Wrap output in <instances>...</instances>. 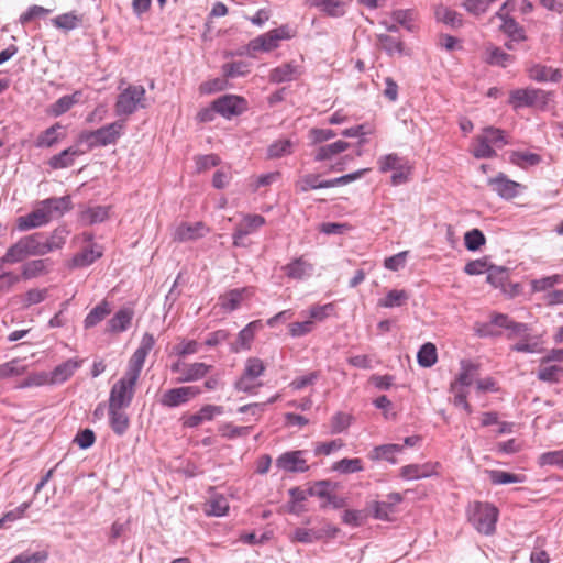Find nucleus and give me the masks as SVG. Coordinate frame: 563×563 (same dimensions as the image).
<instances>
[{"instance_id":"f257e3e1","label":"nucleus","mask_w":563,"mask_h":563,"mask_svg":"<svg viewBox=\"0 0 563 563\" xmlns=\"http://www.w3.org/2000/svg\"><path fill=\"white\" fill-rule=\"evenodd\" d=\"M467 514L470 522L479 533L488 536L495 531L498 510L492 504L475 501L468 506Z\"/></svg>"},{"instance_id":"f03ea898","label":"nucleus","mask_w":563,"mask_h":563,"mask_svg":"<svg viewBox=\"0 0 563 563\" xmlns=\"http://www.w3.org/2000/svg\"><path fill=\"white\" fill-rule=\"evenodd\" d=\"M124 131V122L115 121L95 131H86L79 134L78 141L86 143L89 148L115 144Z\"/></svg>"},{"instance_id":"7ed1b4c3","label":"nucleus","mask_w":563,"mask_h":563,"mask_svg":"<svg viewBox=\"0 0 563 563\" xmlns=\"http://www.w3.org/2000/svg\"><path fill=\"white\" fill-rule=\"evenodd\" d=\"M146 91L141 85H129L123 89L115 101L114 109L118 115H131L139 109L146 108Z\"/></svg>"},{"instance_id":"20e7f679","label":"nucleus","mask_w":563,"mask_h":563,"mask_svg":"<svg viewBox=\"0 0 563 563\" xmlns=\"http://www.w3.org/2000/svg\"><path fill=\"white\" fill-rule=\"evenodd\" d=\"M42 238H44L43 233L22 236L7 250V260L16 264L30 256H44L41 247Z\"/></svg>"},{"instance_id":"39448f33","label":"nucleus","mask_w":563,"mask_h":563,"mask_svg":"<svg viewBox=\"0 0 563 563\" xmlns=\"http://www.w3.org/2000/svg\"><path fill=\"white\" fill-rule=\"evenodd\" d=\"M139 378L125 374L112 386L109 395V405L128 408L134 397Z\"/></svg>"},{"instance_id":"423d86ee","label":"nucleus","mask_w":563,"mask_h":563,"mask_svg":"<svg viewBox=\"0 0 563 563\" xmlns=\"http://www.w3.org/2000/svg\"><path fill=\"white\" fill-rule=\"evenodd\" d=\"M549 93L536 88L516 89L510 92V103L514 108L544 107L548 103Z\"/></svg>"},{"instance_id":"0eeeda50","label":"nucleus","mask_w":563,"mask_h":563,"mask_svg":"<svg viewBox=\"0 0 563 563\" xmlns=\"http://www.w3.org/2000/svg\"><path fill=\"white\" fill-rule=\"evenodd\" d=\"M213 110L223 118L231 119L247 109V101L236 95H224L212 102Z\"/></svg>"},{"instance_id":"6e6552de","label":"nucleus","mask_w":563,"mask_h":563,"mask_svg":"<svg viewBox=\"0 0 563 563\" xmlns=\"http://www.w3.org/2000/svg\"><path fill=\"white\" fill-rule=\"evenodd\" d=\"M155 339L153 334L145 333L142 336L140 346L135 350L131 358L129 360L128 368L125 374H129L133 377L140 378L142 368L144 366L145 360L154 347Z\"/></svg>"},{"instance_id":"1a4fd4ad","label":"nucleus","mask_w":563,"mask_h":563,"mask_svg":"<svg viewBox=\"0 0 563 563\" xmlns=\"http://www.w3.org/2000/svg\"><path fill=\"white\" fill-rule=\"evenodd\" d=\"M155 339L153 334L145 333L142 336L140 346L135 350L131 358L129 360L128 368L125 374H129L133 377L140 378L142 368L144 366L145 360L154 347Z\"/></svg>"},{"instance_id":"9d476101","label":"nucleus","mask_w":563,"mask_h":563,"mask_svg":"<svg viewBox=\"0 0 563 563\" xmlns=\"http://www.w3.org/2000/svg\"><path fill=\"white\" fill-rule=\"evenodd\" d=\"M201 389L198 386H185L166 390L159 404L164 407L174 408L188 402L190 399L200 395Z\"/></svg>"},{"instance_id":"9b49d317","label":"nucleus","mask_w":563,"mask_h":563,"mask_svg":"<svg viewBox=\"0 0 563 563\" xmlns=\"http://www.w3.org/2000/svg\"><path fill=\"white\" fill-rule=\"evenodd\" d=\"M303 456L305 451L300 450L285 452L276 459V466L289 473H303L309 470Z\"/></svg>"},{"instance_id":"f8f14e48","label":"nucleus","mask_w":563,"mask_h":563,"mask_svg":"<svg viewBox=\"0 0 563 563\" xmlns=\"http://www.w3.org/2000/svg\"><path fill=\"white\" fill-rule=\"evenodd\" d=\"M254 295L253 287L235 288L219 297L218 305L222 311L230 313L240 308L241 303Z\"/></svg>"},{"instance_id":"ddd939ff","label":"nucleus","mask_w":563,"mask_h":563,"mask_svg":"<svg viewBox=\"0 0 563 563\" xmlns=\"http://www.w3.org/2000/svg\"><path fill=\"white\" fill-rule=\"evenodd\" d=\"M208 228L202 222L180 223L173 233V240L177 242L195 241L208 233Z\"/></svg>"},{"instance_id":"4468645a","label":"nucleus","mask_w":563,"mask_h":563,"mask_svg":"<svg viewBox=\"0 0 563 563\" xmlns=\"http://www.w3.org/2000/svg\"><path fill=\"white\" fill-rule=\"evenodd\" d=\"M223 413V407L216 405H205L196 413L183 417L185 428H196L205 421H211L216 416Z\"/></svg>"},{"instance_id":"2eb2a0df","label":"nucleus","mask_w":563,"mask_h":563,"mask_svg":"<svg viewBox=\"0 0 563 563\" xmlns=\"http://www.w3.org/2000/svg\"><path fill=\"white\" fill-rule=\"evenodd\" d=\"M488 186L499 197L504 199H512L518 195V188L520 185L509 178L503 173H499L496 177L488 179Z\"/></svg>"},{"instance_id":"dca6fc26","label":"nucleus","mask_w":563,"mask_h":563,"mask_svg":"<svg viewBox=\"0 0 563 563\" xmlns=\"http://www.w3.org/2000/svg\"><path fill=\"white\" fill-rule=\"evenodd\" d=\"M49 222L48 216L45 212L41 202L30 213L19 217L16 220V227L20 231H27L31 229L40 228Z\"/></svg>"},{"instance_id":"f3484780","label":"nucleus","mask_w":563,"mask_h":563,"mask_svg":"<svg viewBox=\"0 0 563 563\" xmlns=\"http://www.w3.org/2000/svg\"><path fill=\"white\" fill-rule=\"evenodd\" d=\"M52 265L53 263L49 258L29 261L21 266L22 278L30 280L47 275L52 271Z\"/></svg>"},{"instance_id":"a211bd4d","label":"nucleus","mask_w":563,"mask_h":563,"mask_svg":"<svg viewBox=\"0 0 563 563\" xmlns=\"http://www.w3.org/2000/svg\"><path fill=\"white\" fill-rule=\"evenodd\" d=\"M529 78L538 82H559L562 71L559 68L534 64L528 68Z\"/></svg>"},{"instance_id":"6ab92c4d","label":"nucleus","mask_w":563,"mask_h":563,"mask_svg":"<svg viewBox=\"0 0 563 563\" xmlns=\"http://www.w3.org/2000/svg\"><path fill=\"white\" fill-rule=\"evenodd\" d=\"M125 408L108 405L109 424L112 431L122 437L130 427V418L124 411Z\"/></svg>"},{"instance_id":"aec40b11","label":"nucleus","mask_w":563,"mask_h":563,"mask_svg":"<svg viewBox=\"0 0 563 563\" xmlns=\"http://www.w3.org/2000/svg\"><path fill=\"white\" fill-rule=\"evenodd\" d=\"M301 74V67L290 62L272 69L269 80L276 84L292 81L298 79Z\"/></svg>"},{"instance_id":"412c9836","label":"nucleus","mask_w":563,"mask_h":563,"mask_svg":"<svg viewBox=\"0 0 563 563\" xmlns=\"http://www.w3.org/2000/svg\"><path fill=\"white\" fill-rule=\"evenodd\" d=\"M265 371V365L263 361L258 357H250L246 360L244 365V371L241 377L235 382V389H246L247 386L244 385L246 378L257 379Z\"/></svg>"},{"instance_id":"4be33fe9","label":"nucleus","mask_w":563,"mask_h":563,"mask_svg":"<svg viewBox=\"0 0 563 563\" xmlns=\"http://www.w3.org/2000/svg\"><path fill=\"white\" fill-rule=\"evenodd\" d=\"M41 203L49 221L55 217H62L66 211L71 209V199L69 196L47 198L42 200Z\"/></svg>"},{"instance_id":"5701e85b","label":"nucleus","mask_w":563,"mask_h":563,"mask_svg":"<svg viewBox=\"0 0 563 563\" xmlns=\"http://www.w3.org/2000/svg\"><path fill=\"white\" fill-rule=\"evenodd\" d=\"M506 5L507 3H505L501 10L496 13V16L503 21V24L500 25L501 31L507 34L511 41H525V30L515 21V19L503 13V10L506 8Z\"/></svg>"},{"instance_id":"b1692460","label":"nucleus","mask_w":563,"mask_h":563,"mask_svg":"<svg viewBox=\"0 0 563 563\" xmlns=\"http://www.w3.org/2000/svg\"><path fill=\"white\" fill-rule=\"evenodd\" d=\"M134 311L131 308H122L114 313L108 321L107 331L111 333H121L126 331L132 322Z\"/></svg>"},{"instance_id":"393cba45","label":"nucleus","mask_w":563,"mask_h":563,"mask_svg":"<svg viewBox=\"0 0 563 563\" xmlns=\"http://www.w3.org/2000/svg\"><path fill=\"white\" fill-rule=\"evenodd\" d=\"M84 154V151L76 146H70L60 153L52 156L48 161V165L53 169H63L74 165L75 158Z\"/></svg>"},{"instance_id":"a878e982","label":"nucleus","mask_w":563,"mask_h":563,"mask_svg":"<svg viewBox=\"0 0 563 563\" xmlns=\"http://www.w3.org/2000/svg\"><path fill=\"white\" fill-rule=\"evenodd\" d=\"M285 274L292 279H303L311 276L313 265L307 262L302 256L294 260L283 267Z\"/></svg>"},{"instance_id":"bb28decb","label":"nucleus","mask_w":563,"mask_h":563,"mask_svg":"<svg viewBox=\"0 0 563 563\" xmlns=\"http://www.w3.org/2000/svg\"><path fill=\"white\" fill-rule=\"evenodd\" d=\"M69 231L65 227L56 228L46 240L41 239V247L43 254L46 255L51 252L60 250L66 243Z\"/></svg>"},{"instance_id":"cd10ccee","label":"nucleus","mask_w":563,"mask_h":563,"mask_svg":"<svg viewBox=\"0 0 563 563\" xmlns=\"http://www.w3.org/2000/svg\"><path fill=\"white\" fill-rule=\"evenodd\" d=\"M212 369L211 365L205 363H191L183 366L181 376L178 383L197 382L203 378Z\"/></svg>"},{"instance_id":"c85d7f7f","label":"nucleus","mask_w":563,"mask_h":563,"mask_svg":"<svg viewBox=\"0 0 563 563\" xmlns=\"http://www.w3.org/2000/svg\"><path fill=\"white\" fill-rule=\"evenodd\" d=\"M307 2L332 18L343 16L346 12L345 2L342 0H307Z\"/></svg>"},{"instance_id":"c756f323","label":"nucleus","mask_w":563,"mask_h":563,"mask_svg":"<svg viewBox=\"0 0 563 563\" xmlns=\"http://www.w3.org/2000/svg\"><path fill=\"white\" fill-rule=\"evenodd\" d=\"M79 367L78 362L67 360L66 362L57 365L49 374L51 384H62L73 376L75 371Z\"/></svg>"},{"instance_id":"7c9ffc66","label":"nucleus","mask_w":563,"mask_h":563,"mask_svg":"<svg viewBox=\"0 0 563 563\" xmlns=\"http://www.w3.org/2000/svg\"><path fill=\"white\" fill-rule=\"evenodd\" d=\"M350 144L345 141H335L331 144L322 145L314 152V161L322 162L333 158L335 155L347 150Z\"/></svg>"},{"instance_id":"2f4dec72","label":"nucleus","mask_w":563,"mask_h":563,"mask_svg":"<svg viewBox=\"0 0 563 563\" xmlns=\"http://www.w3.org/2000/svg\"><path fill=\"white\" fill-rule=\"evenodd\" d=\"M82 92L80 90L75 91L73 95H66L60 97L49 107V113L54 117H59L66 113L74 104L80 102Z\"/></svg>"},{"instance_id":"473e14b6","label":"nucleus","mask_w":563,"mask_h":563,"mask_svg":"<svg viewBox=\"0 0 563 563\" xmlns=\"http://www.w3.org/2000/svg\"><path fill=\"white\" fill-rule=\"evenodd\" d=\"M434 474L431 464H409L400 468V476L407 481L430 477Z\"/></svg>"},{"instance_id":"72a5a7b5","label":"nucleus","mask_w":563,"mask_h":563,"mask_svg":"<svg viewBox=\"0 0 563 563\" xmlns=\"http://www.w3.org/2000/svg\"><path fill=\"white\" fill-rule=\"evenodd\" d=\"M111 313V305L109 301L103 299L100 303H98L95 308L90 310V312L86 316L84 320V325L86 329L93 328L98 323H100L107 316Z\"/></svg>"},{"instance_id":"f704fd0d","label":"nucleus","mask_w":563,"mask_h":563,"mask_svg":"<svg viewBox=\"0 0 563 563\" xmlns=\"http://www.w3.org/2000/svg\"><path fill=\"white\" fill-rule=\"evenodd\" d=\"M109 217L108 207L96 206L81 211L79 220L85 225H92L103 222Z\"/></svg>"},{"instance_id":"c9c22d12","label":"nucleus","mask_w":563,"mask_h":563,"mask_svg":"<svg viewBox=\"0 0 563 563\" xmlns=\"http://www.w3.org/2000/svg\"><path fill=\"white\" fill-rule=\"evenodd\" d=\"M460 365L461 371L453 383L459 384L460 386L468 387L473 384L478 375V366L467 360H462Z\"/></svg>"},{"instance_id":"e433bc0d","label":"nucleus","mask_w":563,"mask_h":563,"mask_svg":"<svg viewBox=\"0 0 563 563\" xmlns=\"http://www.w3.org/2000/svg\"><path fill=\"white\" fill-rule=\"evenodd\" d=\"M435 19L453 29H459L463 25L462 14L444 5L435 9Z\"/></svg>"},{"instance_id":"4c0bfd02","label":"nucleus","mask_w":563,"mask_h":563,"mask_svg":"<svg viewBox=\"0 0 563 563\" xmlns=\"http://www.w3.org/2000/svg\"><path fill=\"white\" fill-rule=\"evenodd\" d=\"M402 451V445L400 444H383L375 446L369 453L371 460L378 461L385 460L393 464L396 463L395 455Z\"/></svg>"},{"instance_id":"58836bf2","label":"nucleus","mask_w":563,"mask_h":563,"mask_svg":"<svg viewBox=\"0 0 563 563\" xmlns=\"http://www.w3.org/2000/svg\"><path fill=\"white\" fill-rule=\"evenodd\" d=\"M229 501L223 495L214 494L205 504V512L208 516L221 517L227 515Z\"/></svg>"},{"instance_id":"ea45409f","label":"nucleus","mask_w":563,"mask_h":563,"mask_svg":"<svg viewBox=\"0 0 563 563\" xmlns=\"http://www.w3.org/2000/svg\"><path fill=\"white\" fill-rule=\"evenodd\" d=\"M485 62L489 65L506 67L512 63L514 56L499 47L488 46L485 51Z\"/></svg>"},{"instance_id":"a19ab883","label":"nucleus","mask_w":563,"mask_h":563,"mask_svg":"<svg viewBox=\"0 0 563 563\" xmlns=\"http://www.w3.org/2000/svg\"><path fill=\"white\" fill-rule=\"evenodd\" d=\"M408 163H409L408 159L399 156L396 153H390V154L384 155V156L379 157L377 161L378 169L382 173H387L389 170L395 172V170L401 169L402 166H405Z\"/></svg>"},{"instance_id":"79ce46f5","label":"nucleus","mask_w":563,"mask_h":563,"mask_svg":"<svg viewBox=\"0 0 563 563\" xmlns=\"http://www.w3.org/2000/svg\"><path fill=\"white\" fill-rule=\"evenodd\" d=\"M27 366L22 364L20 358H13L9 362L0 364V380L9 379L23 375Z\"/></svg>"},{"instance_id":"37998d69","label":"nucleus","mask_w":563,"mask_h":563,"mask_svg":"<svg viewBox=\"0 0 563 563\" xmlns=\"http://www.w3.org/2000/svg\"><path fill=\"white\" fill-rule=\"evenodd\" d=\"M63 129L60 123H55L42 132L35 141L36 147H52L58 143L60 136L58 130Z\"/></svg>"},{"instance_id":"c03bdc74","label":"nucleus","mask_w":563,"mask_h":563,"mask_svg":"<svg viewBox=\"0 0 563 563\" xmlns=\"http://www.w3.org/2000/svg\"><path fill=\"white\" fill-rule=\"evenodd\" d=\"M279 46V43L274 37L272 31L262 34L250 42V48L254 52L263 51L271 52Z\"/></svg>"},{"instance_id":"a18cd8bd","label":"nucleus","mask_w":563,"mask_h":563,"mask_svg":"<svg viewBox=\"0 0 563 563\" xmlns=\"http://www.w3.org/2000/svg\"><path fill=\"white\" fill-rule=\"evenodd\" d=\"M409 299V295L406 290L393 289L387 295L379 299L378 306L384 308H395L404 306Z\"/></svg>"},{"instance_id":"49530a36","label":"nucleus","mask_w":563,"mask_h":563,"mask_svg":"<svg viewBox=\"0 0 563 563\" xmlns=\"http://www.w3.org/2000/svg\"><path fill=\"white\" fill-rule=\"evenodd\" d=\"M489 479L494 485H505L512 483H523L526 477L521 474L508 473L505 471H489Z\"/></svg>"},{"instance_id":"de8ad7c7","label":"nucleus","mask_w":563,"mask_h":563,"mask_svg":"<svg viewBox=\"0 0 563 563\" xmlns=\"http://www.w3.org/2000/svg\"><path fill=\"white\" fill-rule=\"evenodd\" d=\"M418 364L422 367H431L438 360L435 345L428 342L424 343L417 354Z\"/></svg>"},{"instance_id":"09e8293b","label":"nucleus","mask_w":563,"mask_h":563,"mask_svg":"<svg viewBox=\"0 0 563 563\" xmlns=\"http://www.w3.org/2000/svg\"><path fill=\"white\" fill-rule=\"evenodd\" d=\"M367 172H369V168L358 169L354 173H350L333 179H327L322 180V188H331L336 186H344L347 185L354 180L360 179L363 177Z\"/></svg>"},{"instance_id":"8fccbe9b","label":"nucleus","mask_w":563,"mask_h":563,"mask_svg":"<svg viewBox=\"0 0 563 563\" xmlns=\"http://www.w3.org/2000/svg\"><path fill=\"white\" fill-rule=\"evenodd\" d=\"M561 376H563V367L556 365L545 366V364H541L537 373V377L539 380L550 384L558 383Z\"/></svg>"},{"instance_id":"3c124183","label":"nucleus","mask_w":563,"mask_h":563,"mask_svg":"<svg viewBox=\"0 0 563 563\" xmlns=\"http://www.w3.org/2000/svg\"><path fill=\"white\" fill-rule=\"evenodd\" d=\"M295 186L299 192H307L313 189H321L322 180L318 174H306L296 181Z\"/></svg>"},{"instance_id":"603ef678","label":"nucleus","mask_w":563,"mask_h":563,"mask_svg":"<svg viewBox=\"0 0 563 563\" xmlns=\"http://www.w3.org/2000/svg\"><path fill=\"white\" fill-rule=\"evenodd\" d=\"M333 471L342 474H352L363 471V462L361 459H342L333 464Z\"/></svg>"},{"instance_id":"864d4df0","label":"nucleus","mask_w":563,"mask_h":563,"mask_svg":"<svg viewBox=\"0 0 563 563\" xmlns=\"http://www.w3.org/2000/svg\"><path fill=\"white\" fill-rule=\"evenodd\" d=\"M450 391L453 394V404L456 407H462L466 413H472V407L467 402V390L466 387L460 386L459 384L451 383Z\"/></svg>"},{"instance_id":"5fc2aeb1","label":"nucleus","mask_w":563,"mask_h":563,"mask_svg":"<svg viewBox=\"0 0 563 563\" xmlns=\"http://www.w3.org/2000/svg\"><path fill=\"white\" fill-rule=\"evenodd\" d=\"M100 256H101V252L96 251L92 247H87V249L82 250L80 253H77L73 257V266L74 267L89 266Z\"/></svg>"},{"instance_id":"6e6d98bb","label":"nucleus","mask_w":563,"mask_h":563,"mask_svg":"<svg viewBox=\"0 0 563 563\" xmlns=\"http://www.w3.org/2000/svg\"><path fill=\"white\" fill-rule=\"evenodd\" d=\"M44 385H52L49 374L47 372H37L30 374L23 382L16 387L20 389L30 387H40Z\"/></svg>"},{"instance_id":"4d7b16f0","label":"nucleus","mask_w":563,"mask_h":563,"mask_svg":"<svg viewBox=\"0 0 563 563\" xmlns=\"http://www.w3.org/2000/svg\"><path fill=\"white\" fill-rule=\"evenodd\" d=\"M292 152V143L290 140H277L268 146L267 155L269 158H280Z\"/></svg>"},{"instance_id":"13d9d810","label":"nucleus","mask_w":563,"mask_h":563,"mask_svg":"<svg viewBox=\"0 0 563 563\" xmlns=\"http://www.w3.org/2000/svg\"><path fill=\"white\" fill-rule=\"evenodd\" d=\"M486 242L485 235L479 229H472L464 235V244L468 251H477Z\"/></svg>"},{"instance_id":"bf43d9fd","label":"nucleus","mask_w":563,"mask_h":563,"mask_svg":"<svg viewBox=\"0 0 563 563\" xmlns=\"http://www.w3.org/2000/svg\"><path fill=\"white\" fill-rule=\"evenodd\" d=\"M484 140L493 147H503L507 142L505 140L504 131L493 126L485 128L481 134Z\"/></svg>"},{"instance_id":"052dcab7","label":"nucleus","mask_w":563,"mask_h":563,"mask_svg":"<svg viewBox=\"0 0 563 563\" xmlns=\"http://www.w3.org/2000/svg\"><path fill=\"white\" fill-rule=\"evenodd\" d=\"M52 22L58 29L70 31L79 25L80 18L76 15L74 12H68L57 15L52 20Z\"/></svg>"},{"instance_id":"680f3d73","label":"nucleus","mask_w":563,"mask_h":563,"mask_svg":"<svg viewBox=\"0 0 563 563\" xmlns=\"http://www.w3.org/2000/svg\"><path fill=\"white\" fill-rule=\"evenodd\" d=\"M261 327V321H252L243 328L238 335V342L242 349L249 350L254 339L256 329Z\"/></svg>"},{"instance_id":"e2e57ef3","label":"nucleus","mask_w":563,"mask_h":563,"mask_svg":"<svg viewBox=\"0 0 563 563\" xmlns=\"http://www.w3.org/2000/svg\"><path fill=\"white\" fill-rule=\"evenodd\" d=\"M378 41L382 44L383 48L389 55H394L395 53H397V54H402L404 53V44H402V42L400 40L394 37V36H390V35H387V34H379L378 35Z\"/></svg>"},{"instance_id":"0e129e2a","label":"nucleus","mask_w":563,"mask_h":563,"mask_svg":"<svg viewBox=\"0 0 563 563\" xmlns=\"http://www.w3.org/2000/svg\"><path fill=\"white\" fill-rule=\"evenodd\" d=\"M538 463L540 466H556L563 468V450L542 453L538 459Z\"/></svg>"},{"instance_id":"69168bd1","label":"nucleus","mask_w":563,"mask_h":563,"mask_svg":"<svg viewBox=\"0 0 563 563\" xmlns=\"http://www.w3.org/2000/svg\"><path fill=\"white\" fill-rule=\"evenodd\" d=\"M47 296H48L47 288H43V289L32 288V289L27 290L23 296V299H22L23 307L29 308L33 305L41 303L47 298Z\"/></svg>"},{"instance_id":"338daca9","label":"nucleus","mask_w":563,"mask_h":563,"mask_svg":"<svg viewBox=\"0 0 563 563\" xmlns=\"http://www.w3.org/2000/svg\"><path fill=\"white\" fill-rule=\"evenodd\" d=\"M222 71L225 77L235 78V77H240V76H245L250 70H249L247 63H245L243 60H239V62L224 64L222 66Z\"/></svg>"},{"instance_id":"774afa93","label":"nucleus","mask_w":563,"mask_h":563,"mask_svg":"<svg viewBox=\"0 0 563 563\" xmlns=\"http://www.w3.org/2000/svg\"><path fill=\"white\" fill-rule=\"evenodd\" d=\"M46 551H38L34 553L23 552L16 555L9 563H44L47 560Z\"/></svg>"}]
</instances>
